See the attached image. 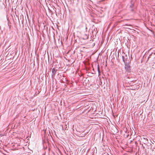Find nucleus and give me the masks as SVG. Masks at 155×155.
Returning a JSON list of instances; mask_svg holds the SVG:
<instances>
[{
	"instance_id": "obj_8",
	"label": "nucleus",
	"mask_w": 155,
	"mask_h": 155,
	"mask_svg": "<svg viewBox=\"0 0 155 155\" xmlns=\"http://www.w3.org/2000/svg\"><path fill=\"white\" fill-rule=\"evenodd\" d=\"M97 68H99V64H97Z\"/></svg>"
},
{
	"instance_id": "obj_9",
	"label": "nucleus",
	"mask_w": 155,
	"mask_h": 155,
	"mask_svg": "<svg viewBox=\"0 0 155 155\" xmlns=\"http://www.w3.org/2000/svg\"><path fill=\"white\" fill-rule=\"evenodd\" d=\"M0 136H1V137H2L3 136V135H2V134H0Z\"/></svg>"
},
{
	"instance_id": "obj_3",
	"label": "nucleus",
	"mask_w": 155,
	"mask_h": 155,
	"mask_svg": "<svg viewBox=\"0 0 155 155\" xmlns=\"http://www.w3.org/2000/svg\"><path fill=\"white\" fill-rule=\"evenodd\" d=\"M57 71V70H56L55 68H53L52 70V76L53 77H54L55 76L56 72V71Z\"/></svg>"
},
{
	"instance_id": "obj_6",
	"label": "nucleus",
	"mask_w": 155,
	"mask_h": 155,
	"mask_svg": "<svg viewBox=\"0 0 155 155\" xmlns=\"http://www.w3.org/2000/svg\"><path fill=\"white\" fill-rule=\"evenodd\" d=\"M97 70L98 71V73H99V74H100V73L101 72V71H100V68H97Z\"/></svg>"
},
{
	"instance_id": "obj_4",
	"label": "nucleus",
	"mask_w": 155,
	"mask_h": 155,
	"mask_svg": "<svg viewBox=\"0 0 155 155\" xmlns=\"http://www.w3.org/2000/svg\"><path fill=\"white\" fill-rule=\"evenodd\" d=\"M88 36L87 35L85 34L83 35V39H88Z\"/></svg>"
},
{
	"instance_id": "obj_5",
	"label": "nucleus",
	"mask_w": 155,
	"mask_h": 155,
	"mask_svg": "<svg viewBox=\"0 0 155 155\" xmlns=\"http://www.w3.org/2000/svg\"><path fill=\"white\" fill-rule=\"evenodd\" d=\"M155 53L154 52V53L152 52L151 54H149V56L148 57V58H150L151 56H154V55H155Z\"/></svg>"
},
{
	"instance_id": "obj_2",
	"label": "nucleus",
	"mask_w": 155,
	"mask_h": 155,
	"mask_svg": "<svg viewBox=\"0 0 155 155\" xmlns=\"http://www.w3.org/2000/svg\"><path fill=\"white\" fill-rule=\"evenodd\" d=\"M130 8L132 12L134 11L136 8V6L135 5L134 3L132 1L131 2Z\"/></svg>"
},
{
	"instance_id": "obj_1",
	"label": "nucleus",
	"mask_w": 155,
	"mask_h": 155,
	"mask_svg": "<svg viewBox=\"0 0 155 155\" xmlns=\"http://www.w3.org/2000/svg\"><path fill=\"white\" fill-rule=\"evenodd\" d=\"M121 56L122 60L125 64V68H130V61L129 60V56L126 54L124 52L122 53Z\"/></svg>"
},
{
	"instance_id": "obj_7",
	"label": "nucleus",
	"mask_w": 155,
	"mask_h": 155,
	"mask_svg": "<svg viewBox=\"0 0 155 155\" xmlns=\"http://www.w3.org/2000/svg\"><path fill=\"white\" fill-rule=\"evenodd\" d=\"M143 139L144 140H146L147 141H148V139H147V138H145V137H143Z\"/></svg>"
}]
</instances>
